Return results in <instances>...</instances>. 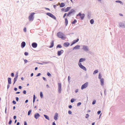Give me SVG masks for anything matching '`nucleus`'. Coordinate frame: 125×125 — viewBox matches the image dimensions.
I'll return each instance as SVG.
<instances>
[{"instance_id":"obj_1","label":"nucleus","mask_w":125,"mask_h":125,"mask_svg":"<svg viewBox=\"0 0 125 125\" xmlns=\"http://www.w3.org/2000/svg\"><path fill=\"white\" fill-rule=\"evenodd\" d=\"M57 35L58 37L61 38L62 39H64L65 38L64 35L61 32L58 33Z\"/></svg>"},{"instance_id":"obj_62","label":"nucleus","mask_w":125,"mask_h":125,"mask_svg":"<svg viewBox=\"0 0 125 125\" xmlns=\"http://www.w3.org/2000/svg\"><path fill=\"white\" fill-rule=\"evenodd\" d=\"M45 9H46L48 10H50V9H49L48 8H45Z\"/></svg>"},{"instance_id":"obj_22","label":"nucleus","mask_w":125,"mask_h":125,"mask_svg":"<svg viewBox=\"0 0 125 125\" xmlns=\"http://www.w3.org/2000/svg\"><path fill=\"white\" fill-rule=\"evenodd\" d=\"M80 46L79 45H76L73 48V50H74L75 49H79L80 48Z\"/></svg>"},{"instance_id":"obj_56","label":"nucleus","mask_w":125,"mask_h":125,"mask_svg":"<svg viewBox=\"0 0 125 125\" xmlns=\"http://www.w3.org/2000/svg\"><path fill=\"white\" fill-rule=\"evenodd\" d=\"M16 116H14V117H13V118L14 119H16Z\"/></svg>"},{"instance_id":"obj_44","label":"nucleus","mask_w":125,"mask_h":125,"mask_svg":"<svg viewBox=\"0 0 125 125\" xmlns=\"http://www.w3.org/2000/svg\"><path fill=\"white\" fill-rule=\"evenodd\" d=\"M24 61L25 63H26L28 62L27 60H26V59H25Z\"/></svg>"},{"instance_id":"obj_17","label":"nucleus","mask_w":125,"mask_h":125,"mask_svg":"<svg viewBox=\"0 0 125 125\" xmlns=\"http://www.w3.org/2000/svg\"><path fill=\"white\" fill-rule=\"evenodd\" d=\"M51 45L49 47L50 48H51L54 45V41H52L51 42Z\"/></svg>"},{"instance_id":"obj_61","label":"nucleus","mask_w":125,"mask_h":125,"mask_svg":"<svg viewBox=\"0 0 125 125\" xmlns=\"http://www.w3.org/2000/svg\"><path fill=\"white\" fill-rule=\"evenodd\" d=\"M119 14L120 16H123V15L121 13H120Z\"/></svg>"},{"instance_id":"obj_54","label":"nucleus","mask_w":125,"mask_h":125,"mask_svg":"<svg viewBox=\"0 0 125 125\" xmlns=\"http://www.w3.org/2000/svg\"><path fill=\"white\" fill-rule=\"evenodd\" d=\"M24 125H27V123L26 121L24 122Z\"/></svg>"},{"instance_id":"obj_9","label":"nucleus","mask_w":125,"mask_h":125,"mask_svg":"<svg viewBox=\"0 0 125 125\" xmlns=\"http://www.w3.org/2000/svg\"><path fill=\"white\" fill-rule=\"evenodd\" d=\"M40 116L39 114L38 113H36L35 114L34 116V117L36 119H37Z\"/></svg>"},{"instance_id":"obj_5","label":"nucleus","mask_w":125,"mask_h":125,"mask_svg":"<svg viewBox=\"0 0 125 125\" xmlns=\"http://www.w3.org/2000/svg\"><path fill=\"white\" fill-rule=\"evenodd\" d=\"M78 65L79 66V67L82 68V69H83L85 71H86V68L84 67V66L81 63H78Z\"/></svg>"},{"instance_id":"obj_24","label":"nucleus","mask_w":125,"mask_h":125,"mask_svg":"<svg viewBox=\"0 0 125 125\" xmlns=\"http://www.w3.org/2000/svg\"><path fill=\"white\" fill-rule=\"evenodd\" d=\"M65 6V4L63 3H62L60 5V7H62L64 6Z\"/></svg>"},{"instance_id":"obj_35","label":"nucleus","mask_w":125,"mask_h":125,"mask_svg":"<svg viewBox=\"0 0 125 125\" xmlns=\"http://www.w3.org/2000/svg\"><path fill=\"white\" fill-rule=\"evenodd\" d=\"M96 103V100H94L92 102V104L94 105V104Z\"/></svg>"},{"instance_id":"obj_14","label":"nucleus","mask_w":125,"mask_h":125,"mask_svg":"<svg viewBox=\"0 0 125 125\" xmlns=\"http://www.w3.org/2000/svg\"><path fill=\"white\" fill-rule=\"evenodd\" d=\"M69 45V43L68 42H66L64 43L63 44L64 46L65 47H67Z\"/></svg>"},{"instance_id":"obj_52","label":"nucleus","mask_w":125,"mask_h":125,"mask_svg":"<svg viewBox=\"0 0 125 125\" xmlns=\"http://www.w3.org/2000/svg\"><path fill=\"white\" fill-rule=\"evenodd\" d=\"M43 80L45 81L46 80V79L44 77H43Z\"/></svg>"},{"instance_id":"obj_16","label":"nucleus","mask_w":125,"mask_h":125,"mask_svg":"<svg viewBox=\"0 0 125 125\" xmlns=\"http://www.w3.org/2000/svg\"><path fill=\"white\" fill-rule=\"evenodd\" d=\"M25 43L24 42H23L21 44V46L22 48H23L25 45Z\"/></svg>"},{"instance_id":"obj_38","label":"nucleus","mask_w":125,"mask_h":125,"mask_svg":"<svg viewBox=\"0 0 125 125\" xmlns=\"http://www.w3.org/2000/svg\"><path fill=\"white\" fill-rule=\"evenodd\" d=\"M66 14H67V13H65L64 14L63 16V18H64L65 17V16H66Z\"/></svg>"},{"instance_id":"obj_41","label":"nucleus","mask_w":125,"mask_h":125,"mask_svg":"<svg viewBox=\"0 0 125 125\" xmlns=\"http://www.w3.org/2000/svg\"><path fill=\"white\" fill-rule=\"evenodd\" d=\"M24 54L25 55H28V52H25V53H24Z\"/></svg>"},{"instance_id":"obj_13","label":"nucleus","mask_w":125,"mask_h":125,"mask_svg":"<svg viewBox=\"0 0 125 125\" xmlns=\"http://www.w3.org/2000/svg\"><path fill=\"white\" fill-rule=\"evenodd\" d=\"M32 46L34 48H36L37 47V44L35 42L33 43L32 44Z\"/></svg>"},{"instance_id":"obj_18","label":"nucleus","mask_w":125,"mask_h":125,"mask_svg":"<svg viewBox=\"0 0 125 125\" xmlns=\"http://www.w3.org/2000/svg\"><path fill=\"white\" fill-rule=\"evenodd\" d=\"M101 85H103L104 84V80L103 79H101L100 80Z\"/></svg>"},{"instance_id":"obj_31","label":"nucleus","mask_w":125,"mask_h":125,"mask_svg":"<svg viewBox=\"0 0 125 125\" xmlns=\"http://www.w3.org/2000/svg\"><path fill=\"white\" fill-rule=\"evenodd\" d=\"M40 96L41 98L42 97L43 94H42V92H41L40 93Z\"/></svg>"},{"instance_id":"obj_49","label":"nucleus","mask_w":125,"mask_h":125,"mask_svg":"<svg viewBox=\"0 0 125 125\" xmlns=\"http://www.w3.org/2000/svg\"><path fill=\"white\" fill-rule=\"evenodd\" d=\"M16 99L17 101H18L19 100V98L18 97H16Z\"/></svg>"},{"instance_id":"obj_2","label":"nucleus","mask_w":125,"mask_h":125,"mask_svg":"<svg viewBox=\"0 0 125 125\" xmlns=\"http://www.w3.org/2000/svg\"><path fill=\"white\" fill-rule=\"evenodd\" d=\"M35 14V13L34 12H32L31 13V15L28 17L29 21H32L33 20L34 18L33 16Z\"/></svg>"},{"instance_id":"obj_42","label":"nucleus","mask_w":125,"mask_h":125,"mask_svg":"<svg viewBox=\"0 0 125 125\" xmlns=\"http://www.w3.org/2000/svg\"><path fill=\"white\" fill-rule=\"evenodd\" d=\"M81 104V103L80 102H79L77 104V106H79Z\"/></svg>"},{"instance_id":"obj_20","label":"nucleus","mask_w":125,"mask_h":125,"mask_svg":"<svg viewBox=\"0 0 125 125\" xmlns=\"http://www.w3.org/2000/svg\"><path fill=\"white\" fill-rule=\"evenodd\" d=\"M65 25L66 26H67L68 23V20L67 18H65Z\"/></svg>"},{"instance_id":"obj_48","label":"nucleus","mask_w":125,"mask_h":125,"mask_svg":"<svg viewBox=\"0 0 125 125\" xmlns=\"http://www.w3.org/2000/svg\"><path fill=\"white\" fill-rule=\"evenodd\" d=\"M41 73H38L37 75V76H38L41 75Z\"/></svg>"},{"instance_id":"obj_34","label":"nucleus","mask_w":125,"mask_h":125,"mask_svg":"<svg viewBox=\"0 0 125 125\" xmlns=\"http://www.w3.org/2000/svg\"><path fill=\"white\" fill-rule=\"evenodd\" d=\"M47 75L49 76H51V74H50V73H49V72H48L47 73Z\"/></svg>"},{"instance_id":"obj_4","label":"nucleus","mask_w":125,"mask_h":125,"mask_svg":"<svg viewBox=\"0 0 125 125\" xmlns=\"http://www.w3.org/2000/svg\"><path fill=\"white\" fill-rule=\"evenodd\" d=\"M58 92L59 93H61L62 90L61 83H58Z\"/></svg>"},{"instance_id":"obj_25","label":"nucleus","mask_w":125,"mask_h":125,"mask_svg":"<svg viewBox=\"0 0 125 125\" xmlns=\"http://www.w3.org/2000/svg\"><path fill=\"white\" fill-rule=\"evenodd\" d=\"M44 116L45 117V118L46 119L49 120V117L48 116L46 115H44Z\"/></svg>"},{"instance_id":"obj_32","label":"nucleus","mask_w":125,"mask_h":125,"mask_svg":"<svg viewBox=\"0 0 125 125\" xmlns=\"http://www.w3.org/2000/svg\"><path fill=\"white\" fill-rule=\"evenodd\" d=\"M57 47H59L60 48H61L62 47V46L60 44H58V45L57 46Z\"/></svg>"},{"instance_id":"obj_43","label":"nucleus","mask_w":125,"mask_h":125,"mask_svg":"<svg viewBox=\"0 0 125 125\" xmlns=\"http://www.w3.org/2000/svg\"><path fill=\"white\" fill-rule=\"evenodd\" d=\"M24 31L25 32H26V27H25L24 29Z\"/></svg>"},{"instance_id":"obj_10","label":"nucleus","mask_w":125,"mask_h":125,"mask_svg":"<svg viewBox=\"0 0 125 125\" xmlns=\"http://www.w3.org/2000/svg\"><path fill=\"white\" fill-rule=\"evenodd\" d=\"M75 11L73 9H72L67 14V16H69L70 15L72 14V13Z\"/></svg>"},{"instance_id":"obj_11","label":"nucleus","mask_w":125,"mask_h":125,"mask_svg":"<svg viewBox=\"0 0 125 125\" xmlns=\"http://www.w3.org/2000/svg\"><path fill=\"white\" fill-rule=\"evenodd\" d=\"M79 41V39H78L76 40H74L73 42L71 43V46H72V45H73V44H74L76 43L77 42H78Z\"/></svg>"},{"instance_id":"obj_27","label":"nucleus","mask_w":125,"mask_h":125,"mask_svg":"<svg viewBox=\"0 0 125 125\" xmlns=\"http://www.w3.org/2000/svg\"><path fill=\"white\" fill-rule=\"evenodd\" d=\"M94 21L93 19H92L90 20V23L91 24H93L94 23Z\"/></svg>"},{"instance_id":"obj_50","label":"nucleus","mask_w":125,"mask_h":125,"mask_svg":"<svg viewBox=\"0 0 125 125\" xmlns=\"http://www.w3.org/2000/svg\"><path fill=\"white\" fill-rule=\"evenodd\" d=\"M14 74L12 73H11V76H14Z\"/></svg>"},{"instance_id":"obj_45","label":"nucleus","mask_w":125,"mask_h":125,"mask_svg":"<svg viewBox=\"0 0 125 125\" xmlns=\"http://www.w3.org/2000/svg\"><path fill=\"white\" fill-rule=\"evenodd\" d=\"M23 93L24 94H26V91L25 90H24L23 91Z\"/></svg>"},{"instance_id":"obj_30","label":"nucleus","mask_w":125,"mask_h":125,"mask_svg":"<svg viewBox=\"0 0 125 125\" xmlns=\"http://www.w3.org/2000/svg\"><path fill=\"white\" fill-rule=\"evenodd\" d=\"M115 2H116L119 3L120 4L122 3V1L120 0H116V1Z\"/></svg>"},{"instance_id":"obj_37","label":"nucleus","mask_w":125,"mask_h":125,"mask_svg":"<svg viewBox=\"0 0 125 125\" xmlns=\"http://www.w3.org/2000/svg\"><path fill=\"white\" fill-rule=\"evenodd\" d=\"M12 121L11 120H10L9 122V124L10 125L12 123Z\"/></svg>"},{"instance_id":"obj_47","label":"nucleus","mask_w":125,"mask_h":125,"mask_svg":"<svg viewBox=\"0 0 125 125\" xmlns=\"http://www.w3.org/2000/svg\"><path fill=\"white\" fill-rule=\"evenodd\" d=\"M101 112L100 111H98L97 112V114L98 115H99V114H100V113H101Z\"/></svg>"},{"instance_id":"obj_12","label":"nucleus","mask_w":125,"mask_h":125,"mask_svg":"<svg viewBox=\"0 0 125 125\" xmlns=\"http://www.w3.org/2000/svg\"><path fill=\"white\" fill-rule=\"evenodd\" d=\"M83 49L85 51H87L88 50L87 46H83Z\"/></svg>"},{"instance_id":"obj_28","label":"nucleus","mask_w":125,"mask_h":125,"mask_svg":"<svg viewBox=\"0 0 125 125\" xmlns=\"http://www.w3.org/2000/svg\"><path fill=\"white\" fill-rule=\"evenodd\" d=\"M98 72V71L97 70H96L94 71V72L93 73V74H95L96 73H97Z\"/></svg>"},{"instance_id":"obj_40","label":"nucleus","mask_w":125,"mask_h":125,"mask_svg":"<svg viewBox=\"0 0 125 125\" xmlns=\"http://www.w3.org/2000/svg\"><path fill=\"white\" fill-rule=\"evenodd\" d=\"M68 113L70 114H71L72 113V112L70 111H69L68 112Z\"/></svg>"},{"instance_id":"obj_29","label":"nucleus","mask_w":125,"mask_h":125,"mask_svg":"<svg viewBox=\"0 0 125 125\" xmlns=\"http://www.w3.org/2000/svg\"><path fill=\"white\" fill-rule=\"evenodd\" d=\"M77 21L76 20H74V21L72 22V24H74L75 22H76Z\"/></svg>"},{"instance_id":"obj_53","label":"nucleus","mask_w":125,"mask_h":125,"mask_svg":"<svg viewBox=\"0 0 125 125\" xmlns=\"http://www.w3.org/2000/svg\"><path fill=\"white\" fill-rule=\"evenodd\" d=\"M17 89L16 88H14V90L15 91H17Z\"/></svg>"},{"instance_id":"obj_64","label":"nucleus","mask_w":125,"mask_h":125,"mask_svg":"<svg viewBox=\"0 0 125 125\" xmlns=\"http://www.w3.org/2000/svg\"><path fill=\"white\" fill-rule=\"evenodd\" d=\"M20 125V123L18 122L17 124V125Z\"/></svg>"},{"instance_id":"obj_8","label":"nucleus","mask_w":125,"mask_h":125,"mask_svg":"<svg viewBox=\"0 0 125 125\" xmlns=\"http://www.w3.org/2000/svg\"><path fill=\"white\" fill-rule=\"evenodd\" d=\"M63 52V51L62 50H61L60 51H58L57 52V54L58 56L60 55Z\"/></svg>"},{"instance_id":"obj_63","label":"nucleus","mask_w":125,"mask_h":125,"mask_svg":"<svg viewBox=\"0 0 125 125\" xmlns=\"http://www.w3.org/2000/svg\"><path fill=\"white\" fill-rule=\"evenodd\" d=\"M91 112V111L90 110H88L87 111V112L88 113H89Z\"/></svg>"},{"instance_id":"obj_15","label":"nucleus","mask_w":125,"mask_h":125,"mask_svg":"<svg viewBox=\"0 0 125 125\" xmlns=\"http://www.w3.org/2000/svg\"><path fill=\"white\" fill-rule=\"evenodd\" d=\"M58 116V114L57 113H56L54 116V119L56 120L57 119Z\"/></svg>"},{"instance_id":"obj_60","label":"nucleus","mask_w":125,"mask_h":125,"mask_svg":"<svg viewBox=\"0 0 125 125\" xmlns=\"http://www.w3.org/2000/svg\"><path fill=\"white\" fill-rule=\"evenodd\" d=\"M52 125H56V124L54 122H53V123Z\"/></svg>"},{"instance_id":"obj_21","label":"nucleus","mask_w":125,"mask_h":125,"mask_svg":"<svg viewBox=\"0 0 125 125\" xmlns=\"http://www.w3.org/2000/svg\"><path fill=\"white\" fill-rule=\"evenodd\" d=\"M85 59L81 58L79 60V62H82L84 61L85 60Z\"/></svg>"},{"instance_id":"obj_23","label":"nucleus","mask_w":125,"mask_h":125,"mask_svg":"<svg viewBox=\"0 0 125 125\" xmlns=\"http://www.w3.org/2000/svg\"><path fill=\"white\" fill-rule=\"evenodd\" d=\"M11 79L10 78H8V83L9 84H10L11 83Z\"/></svg>"},{"instance_id":"obj_51","label":"nucleus","mask_w":125,"mask_h":125,"mask_svg":"<svg viewBox=\"0 0 125 125\" xmlns=\"http://www.w3.org/2000/svg\"><path fill=\"white\" fill-rule=\"evenodd\" d=\"M69 107L70 108H71L72 107V106L71 105H70Z\"/></svg>"},{"instance_id":"obj_58","label":"nucleus","mask_w":125,"mask_h":125,"mask_svg":"<svg viewBox=\"0 0 125 125\" xmlns=\"http://www.w3.org/2000/svg\"><path fill=\"white\" fill-rule=\"evenodd\" d=\"M35 95H33V99H35Z\"/></svg>"},{"instance_id":"obj_26","label":"nucleus","mask_w":125,"mask_h":125,"mask_svg":"<svg viewBox=\"0 0 125 125\" xmlns=\"http://www.w3.org/2000/svg\"><path fill=\"white\" fill-rule=\"evenodd\" d=\"M17 76L16 77H15V78H14V83H15V82L17 81Z\"/></svg>"},{"instance_id":"obj_6","label":"nucleus","mask_w":125,"mask_h":125,"mask_svg":"<svg viewBox=\"0 0 125 125\" xmlns=\"http://www.w3.org/2000/svg\"><path fill=\"white\" fill-rule=\"evenodd\" d=\"M47 14L54 19H56L55 17L53 14L50 13H47Z\"/></svg>"},{"instance_id":"obj_55","label":"nucleus","mask_w":125,"mask_h":125,"mask_svg":"<svg viewBox=\"0 0 125 125\" xmlns=\"http://www.w3.org/2000/svg\"><path fill=\"white\" fill-rule=\"evenodd\" d=\"M78 91V89H76L75 91V92L76 93H77Z\"/></svg>"},{"instance_id":"obj_19","label":"nucleus","mask_w":125,"mask_h":125,"mask_svg":"<svg viewBox=\"0 0 125 125\" xmlns=\"http://www.w3.org/2000/svg\"><path fill=\"white\" fill-rule=\"evenodd\" d=\"M71 8V7H67L65 9L64 11L66 12L68 11Z\"/></svg>"},{"instance_id":"obj_36","label":"nucleus","mask_w":125,"mask_h":125,"mask_svg":"<svg viewBox=\"0 0 125 125\" xmlns=\"http://www.w3.org/2000/svg\"><path fill=\"white\" fill-rule=\"evenodd\" d=\"M74 99L73 98L71 100V103H73L74 101Z\"/></svg>"},{"instance_id":"obj_39","label":"nucleus","mask_w":125,"mask_h":125,"mask_svg":"<svg viewBox=\"0 0 125 125\" xmlns=\"http://www.w3.org/2000/svg\"><path fill=\"white\" fill-rule=\"evenodd\" d=\"M89 116V115L88 114H86V116L85 117L86 118H87Z\"/></svg>"},{"instance_id":"obj_46","label":"nucleus","mask_w":125,"mask_h":125,"mask_svg":"<svg viewBox=\"0 0 125 125\" xmlns=\"http://www.w3.org/2000/svg\"><path fill=\"white\" fill-rule=\"evenodd\" d=\"M12 103L14 104H16V102L15 101H12Z\"/></svg>"},{"instance_id":"obj_33","label":"nucleus","mask_w":125,"mask_h":125,"mask_svg":"<svg viewBox=\"0 0 125 125\" xmlns=\"http://www.w3.org/2000/svg\"><path fill=\"white\" fill-rule=\"evenodd\" d=\"M31 110H29L28 112V115H30L31 112Z\"/></svg>"},{"instance_id":"obj_59","label":"nucleus","mask_w":125,"mask_h":125,"mask_svg":"<svg viewBox=\"0 0 125 125\" xmlns=\"http://www.w3.org/2000/svg\"><path fill=\"white\" fill-rule=\"evenodd\" d=\"M21 88H22V87H21V86H19V89H21Z\"/></svg>"},{"instance_id":"obj_7","label":"nucleus","mask_w":125,"mask_h":125,"mask_svg":"<svg viewBox=\"0 0 125 125\" xmlns=\"http://www.w3.org/2000/svg\"><path fill=\"white\" fill-rule=\"evenodd\" d=\"M79 16L81 17L82 20H83L84 16V14H81L80 13H79L77 15V16Z\"/></svg>"},{"instance_id":"obj_3","label":"nucleus","mask_w":125,"mask_h":125,"mask_svg":"<svg viewBox=\"0 0 125 125\" xmlns=\"http://www.w3.org/2000/svg\"><path fill=\"white\" fill-rule=\"evenodd\" d=\"M88 84V82H87L83 84L81 86V89L83 90L84 89L86 88L87 87Z\"/></svg>"},{"instance_id":"obj_57","label":"nucleus","mask_w":125,"mask_h":125,"mask_svg":"<svg viewBox=\"0 0 125 125\" xmlns=\"http://www.w3.org/2000/svg\"><path fill=\"white\" fill-rule=\"evenodd\" d=\"M70 77L69 76H68V81H69V80H70Z\"/></svg>"}]
</instances>
